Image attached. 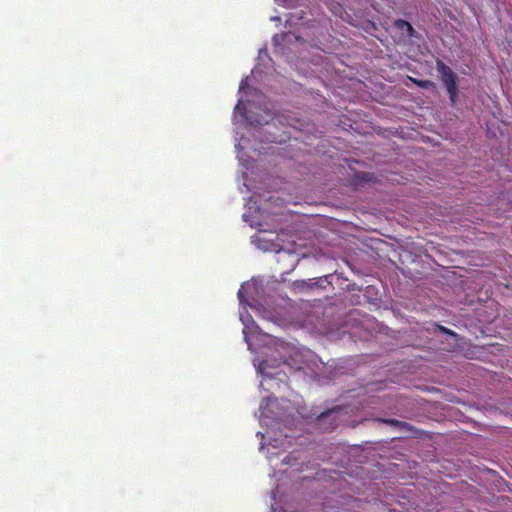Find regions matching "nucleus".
<instances>
[{"mask_svg": "<svg viewBox=\"0 0 512 512\" xmlns=\"http://www.w3.org/2000/svg\"><path fill=\"white\" fill-rule=\"evenodd\" d=\"M283 38H284V34H276L273 36L272 41H273L274 45H280Z\"/></svg>", "mask_w": 512, "mask_h": 512, "instance_id": "obj_6", "label": "nucleus"}, {"mask_svg": "<svg viewBox=\"0 0 512 512\" xmlns=\"http://www.w3.org/2000/svg\"><path fill=\"white\" fill-rule=\"evenodd\" d=\"M264 364H265V362H262L259 364V367H258L259 371L262 372L264 370Z\"/></svg>", "mask_w": 512, "mask_h": 512, "instance_id": "obj_10", "label": "nucleus"}, {"mask_svg": "<svg viewBox=\"0 0 512 512\" xmlns=\"http://www.w3.org/2000/svg\"><path fill=\"white\" fill-rule=\"evenodd\" d=\"M439 330L441 332H443L444 334L455 335V333L453 331H451L450 329L443 327V326H439Z\"/></svg>", "mask_w": 512, "mask_h": 512, "instance_id": "obj_7", "label": "nucleus"}, {"mask_svg": "<svg viewBox=\"0 0 512 512\" xmlns=\"http://www.w3.org/2000/svg\"><path fill=\"white\" fill-rule=\"evenodd\" d=\"M436 70L447 90L451 105L456 106L459 95L456 73L440 59L436 60Z\"/></svg>", "mask_w": 512, "mask_h": 512, "instance_id": "obj_1", "label": "nucleus"}, {"mask_svg": "<svg viewBox=\"0 0 512 512\" xmlns=\"http://www.w3.org/2000/svg\"><path fill=\"white\" fill-rule=\"evenodd\" d=\"M332 414H333V411H332V410H329V411L323 412V413H321V414L318 416V421H319V422H322V421H323V420H325L326 418L330 417Z\"/></svg>", "mask_w": 512, "mask_h": 512, "instance_id": "obj_5", "label": "nucleus"}, {"mask_svg": "<svg viewBox=\"0 0 512 512\" xmlns=\"http://www.w3.org/2000/svg\"><path fill=\"white\" fill-rule=\"evenodd\" d=\"M413 81L418 87L423 88V89H431V88H435V86H436V84L431 80L415 79Z\"/></svg>", "mask_w": 512, "mask_h": 512, "instance_id": "obj_4", "label": "nucleus"}, {"mask_svg": "<svg viewBox=\"0 0 512 512\" xmlns=\"http://www.w3.org/2000/svg\"><path fill=\"white\" fill-rule=\"evenodd\" d=\"M249 122H250V124H256V125H261V124H262V122H261V121H259V120H252V119H249Z\"/></svg>", "mask_w": 512, "mask_h": 512, "instance_id": "obj_8", "label": "nucleus"}, {"mask_svg": "<svg viewBox=\"0 0 512 512\" xmlns=\"http://www.w3.org/2000/svg\"><path fill=\"white\" fill-rule=\"evenodd\" d=\"M240 108V103H238L235 107V109H239Z\"/></svg>", "mask_w": 512, "mask_h": 512, "instance_id": "obj_11", "label": "nucleus"}, {"mask_svg": "<svg viewBox=\"0 0 512 512\" xmlns=\"http://www.w3.org/2000/svg\"><path fill=\"white\" fill-rule=\"evenodd\" d=\"M394 26L398 30H405L407 35L410 37L414 36V34H415V29L413 28V26L408 21H406L404 19L395 20Z\"/></svg>", "mask_w": 512, "mask_h": 512, "instance_id": "obj_2", "label": "nucleus"}, {"mask_svg": "<svg viewBox=\"0 0 512 512\" xmlns=\"http://www.w3.org/2000/svg\"><path fill=\"white\" fill-rule=\"evenodd\" d=\"M377 421L385 423V424H388V425H391V426H395V427H404V426H406L405 422H402V421L397 420V419H392V418H388V419H386V418H379V419H377Z\"/></svg>", "mask_w": 512, "mask_h": 512, "instance_id": "obj_3", "label": "nucleus"}, {"mask_svg": "<svg viewBox=\"0 0 512 512\" xmlns=\"http://www.w3.org/2000/svg\"><path fill=\"white\" fill-rule=\"evenodd\" d=\"M238 298H239V300H240V301H242V298H243V292H242V290H239V291H238Z\"/></svg>", "mask_w": 512, "mask_h": 512, "instance_id": "obj_9", "label": "nucleus"}]
</instances>
